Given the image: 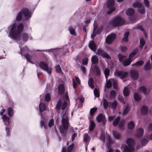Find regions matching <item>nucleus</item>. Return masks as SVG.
<instances>
[{
	"instance_id": "f257e3e1",
	"label": "nucleus",
	"mask_w": 152,
	"mask_h": 152,
	"mask_svg": "<svg viewBox=\"0 0 152 152\" xmlns=\"http://www.w3.org/2000/svg\"><path fill=\"white\" fill-rule=\"evenodd\" d=\"M23 25L22 23L18 26L15 23L12 26H10L8 29H10L9 36L11 38L16 40H20V38L21 32L23 30Z\"/></svg>"
},
{
	"instance_id": "f03ea898",
	"label": "nucleus",
	"mask_w": 152,
	"mask_h": 152,
	"mask_svg": "<svg viewBox=\"0 0 152 152\" xmlns=\"http://www.w3.org/2000/svg\"><path fill=\"white\" fill-rule=\"evenodd\" d=\"M68 120V115L66 113L62 117L61 125L60 126L61 133L64 137H65L66 136L69 124Z\"/></svg>"
},
{
	"instance_id": "7ed1b4c3",
	"label": "nucleus",
	"mask_w": 152,
	"mask_h": 152,
	"mask_svg": "<svg viewBox=\"0 0 152 152\" xmlns=\"http://www.w3.org/2000/svg\"><path fill=\"white\" fill-rule=\"evenodd\" d=\"M65 99L60 100L58 102L56 106L57 110H59L61 107L62 110H64L65 109L68 105V102L67 101L69 100V98L67 93H66Z\"/></svg>"
},
{
	"instance_id": "20e7f679",
	"label": "nucleus",
	"mask_w": 152,
	"mask_h": 152,
	"mask_svg": "<svg viewBox=\"0 0 152 152\" xmlns=\"http://www.w3.org/2000/svg\"><path fill=\"white\" fill-rule=\"evenodd\" d=\"M23 13L26 19H29L31 17V14L29 10L27 8H24L18 13L16 18L17 20L19 21L21 19Z\"/></svg>"
},
{
	"instance_id": "39448f33",
	"label": "nucleus",
	"mask_w": 152,
	"mask_h": 152,
	"mask_svg": "<svg viewBox=\"0 0 152 152\" xmlns=\"http://www.w3.org/2000/svg\"><path fill=\"white\" fill-rule=\"evenodd\" d=\"M126 143L128 146H125L124 148V151L126 152H134V147L135 145L134 140L131 138L128 139L126 140Z\"/></svg>"
},
{
	"instance_id": "423d86ee",
	"label": "nucleus",
	"mask_w": 152,
	"mask_h": 152,
	"mask_svg": "<svg viewBox=\"0 0 152 152\" xmlns=\"http://www.w3.org/2000/svg\"><path fill=\"white\" fill-rule=\"evenodd\" d=\"M124 23V20L119 17H117L111 21V24L114 26H118L123 25Z\"/></svg>"
},
{
	"instance_id": "0eeeda50",
	"label": "nucleus",
	"mask_w": 152,
	"mask_h": 152,
	"mask_svg": "<svg viewBox=\"0 0 152 152\" xmlns=\"http://www.w3.org/2000/svg\"><path fill=\"white\" fill-rule=\"evenodd\" d=\"M133 6L134 7L137 8L138 11L140 13L143 14L145 12V9L143 6L141 2L136 1L133 4Z\"/></svg>"
},
{
	"instance_id": "6e6552de",
	"label": "nucleus",
	"mask_w": 152,
	"mask_h": 152,
	"mask_svg": "<svg viewBox=\"0 0 152 152\" xmlns=\"http://www.w3.org/2000/svg\"><path fill=\"white\" fill-rule=\"evenodd\" d=\"M124 0H117L118 2H122ZM114 3V0H108L107 2V6L108 8L110 9V10L107 12V14H110L112 12L114 11L115 8L113 6V5Z\"/></svg>"
},
{
	"instance_id": "1a4fd4ad",
	"label": "nucleus",
	"mask_w": 152,
	"mask_h": 152,
	"mask_svg": "<svg viewBox=\"0 0 152 152\" xmlns=\"http://www.w3.org/2000/svg\"><path fill=\"white\" fill-rule=\"evenodd\" d=\"M137 52V50H135L131 53L129 56V58L127 60H124L123 62V65L124 66H128L131 63L132 61V58L136 54Z\"/></svg>"
},
{
	"instance_id": "9d476101",
	"label": "nucleus",
	"mask_w": 152,
	"mask_h": 152,
	"mask_svg": "<svg viewBox=\"0 0 152 152\" xmlns=\"http://www.w3.org/2000/svg\"><path fill=\"white\" fill-rule=\"evenodd\" d=\"M38 66L41 69L46 71L48 74H50L51 73L52 69L50 67H48L46 64L43 62H40Z\"/></svg>"
},
{
	"instance_id": "9b49d317",
	"label": "nucleus",
	"mask_w": 152,
	"mask_h": 152,
	"mask_svg": "<svg viewBox=\"0 0 152 152\" xmlns=\"http://www.w3.org/2000/svg\"><path fill=\"white\" fill-rule=\"evenodd\" d=\"M113 84L114 88H116L117 81L116 80L113 79H110L107 81V87L108 88H110Z\"/></svg>"
},
{
	"instance_id": "f8f14e48",
	"label": "nucleus",
	"mask_w": 152,
	"mask_h": 152,
	"mask_svg": "<svg viewBox=\"0 0 152 152\" xmlns=\"http://www.w3.org/2000/svg\"><path fill=\"white\" fill-rule=\"evenodd\" d=\"M96 54L101 56L103 58L108 59L110 58V57L109 54L101 49L98 50Z\"/></svg>"
},
{
	"instance_id": "ddd939ff",
	"label": "nucleus",
	"mask_w": 152,
	"mask_h": 152,
	"mask_svg": "<svg viewBox=\"0 0 152 152\" xmlns=\"http://www.w3.org/2000/svg\"><path fill=\"white\" fill-rule=\"evenodd\" d=\"M116 76L119 77L121 79L127 77L128 76V73L126 72H122L120 71H116L115 72Z\"/></svg>"
},
{
	"instance_id": "4468645a",
	"label": "nucleus",
	"mask_w": 152,
	"mask_h": 152,
	"mask_svg": "<svg viewBox=\"0 0 152 152\" xmlns=\"http://www.w3.org/2000/svg\"><path fill=\"white\" fill-rule=\"evenodd\" d=\"M116 35L115 34L112 33L109 35L106 38V42L108 44H111L115 39Z\"/></svg>"
},
{
	"instance_id": "2eb2a0df",
	"label": "nucleus",
	"mask_w": 152,
	"mask_h": 152,
	"mask_svg": "<svg viewBox=\"0 0 152 152\" xmlns=\"http://www.w3.org/2000/svg\"><path fill=\"white\" fill-rule=\"evenodd\" d=\"M96 120L98 122L102 121V123L104 125L106 123L105 117L104 115L102 114H100L98 115Z\"/></svg>"
},
{
	"instance_id": "dca6fc26",
	"label": "nucleus",
	"mask_w": 152,
	"mask_h": 152,
	"mask_svg": "<svg viewBox=\"0 0 152 152\" xmlns=\"http://www.w3.org/2000/svg\"><path fill=\"white\" fill-rule=\"evenodd\" d=\"M152 69V61L151 64L150 63V61L148 60L144 66V69L145 71H147Z\"/></svg>"
},
{
	"instance_id": "f3484780",
	"label": "nucleus",
	"mask_w": 152,
	"mask_h": 152,
	"mask_svg": "<svg viewBox=\"0 0 152 152\" xmlns=\"http://www.w3.org/2000/svg\"><path fill=\"white\" fill-rule=\"evenodd\" d=\"M107 139L108 140V142L107 145L108 148V151L107 152H113V149L110 148V144L113 142V141L111 139L109 135H107Z\"/></svg>"
},
{
	"instance_id": "a211bd4d",
	"label": "nucleus",
	"mask_w": 152,
	"mask_h": 152,
	"mask_svg": "<svg viewBox=\"0 0 152 152\" xmlns=\"http://www.w3.org/2000/svg\"><path fill=\"white\" fill-rule=\"evenodd\" d=\"M131 76L132 79L136 80L138 77V73L135 70H132L131 71Z\"/></svg>"
},
{
	"instance_id": "6ab92c4d",
	"label": "nucleus",
	"mask_w": 152,
	"mask_h": 152,
	"mask_svg": "<svg viewBox=\"0 0 152 152\" xmlns=\"http://www.w3.org/2000/svg\"><path fill=\"white\" fill-rule=\"evenodd\" d=\"M143 132V130L142 128H139L137 130L136 135L138 137H140L142 136Z\"/></svg>"
},
{
	"instance_id": "aec40b11",
	"label": "nucleus",
	"mask_w": 152,
	"mask_h": 152,
	"mask_svg": "<svg viewBox=\"0 0 152 152\" xmlns=\"http://www.w3.org/2000/svg\"><path fill=\"white\" fill-rule=\"evenodd\" d=\"M2 118L6 125H8L9 124V118L7 117L5 115H4L2 116Z\"/></svg>"
},
{
	"instance_id": "412c9836",
	"label": "nucleus",
	"mask_w": 152,
	"mask_h": 152,
	"mask_svg": "<svg viewBox=\"0 0 152 152\" xmlns=\"http://www.w3.org/2000/svg\"><path fill=\"white\" fill-rule=\"evenodd\" d=\"M138 91H139L141 92L144 94H148L149 93V91L146 90L145 87L144 86H142L139 88Z\"/></svg>"
},
{
	"instance_id": "4be33fe9",
	"label": "nucleus",
	"mask_w": 152,
	"mask_h": 152,
	"mask_svg": "<svg viewBox=\"0 0 152 152\" xmlns=\"http://www.w3.org/2000/svg\"><path fill=\"white\" fill-rule=\"evenodd\" d=\"M89 47L93 51H95L96 49V47L95 43L94 42H91L89 44Z\"/></svg>"
},
{
	"instance_id": "5701e85b",
	"label": "nucleus",
	"mask_w": 152,
	"mask_h": 152,
	"mask_svg": "<svg viewBox=\"0 0 152 152\" xmlns=\"http://www.w3.org/2000/svg\"><path fill=\"white\" fill-rule=\"evenodd\" d=\"M39 107L41 113L44 111L46 109V107L44 103H42L41 102H40V103L39 105Z\"/></svg>"
},
{
	"instance_id": "b1692460",
	"label": "nucleus",
	"mask_w": 152,
	"mask_h": 152,
	"mask_svg": "<svg viewBox=\"0 0 152 152\" xmlns=\"http://www.w3.org/2000/svg\"><path fill=\"white\" fill-rule=\"evenodd\" d=\"M148 112V108L146 106H144L142 107L141 109V113L143 115L146 114Z\"/></svg>"
},
{
	"instance_id": "393cba45",
	"label": "nucleus",
	"mask_w": 152,
	"mask_h": 152,
	"mask_svg": "<svg viewBox=\"0 0 152 152\" xmlns=\"http://www.w3.org/2000/svg\"><path fill=\"white\" fill-rule=\"evenodd\" d=\"M58 90L59 93L61 94H62L65 91L64 86L63 84H61L58 87Z\"/></svg>"
},
{
	"instance_id": "a878e982",
	"label": "nucleus",
	"mask_w": 152,
	"mask_h": 152,
	"mask_svg": "<svg viewBox=\"0 0 152 152\" xmlns=\"http://www.w3.org/2000/svg\"><path fill=\"white\" fill-rule=\"evenodd\" d=\"M88 83L89 86L92 88H94V80L92 78L89 79Z\"/></svg>"
},
{
	"instance_id": "bb28decb",
	"label": "nucleus",
	"mask_w": 152,
	"mask_h": 152,
	"mask_svg": "<svg viewBox=\"0 0 152 152\" xmlns=\"http://www.w3.org/2000/svg\"><path fill=\"white\" fill-rule=\"evenodd\" d=\"M134 11L132 8H129L126 12V14L128 15H131L134 14Z\"/></svg>"
},
{
	"instance_id": "cd10ccee",
	"label": "nucleus",
	"mask_w": 152,
	"mask_h": 152,
	"mask_svg": "<svg viewBox=\"0 0 152 152\" xmlns=\"http://www.w3.org/2000/svg\"><path fill=\"white\" fill-rule=\"evenodd\" d=\"M113 134L114 137L116 139H118L121 137L120 134L116 131L113 132Z\"/></svg>"
},
{
	"instance_id": "c85d7f7f",
	"label": "nucleus",
	"mask_w": 152,
	"mask_h": 152,
	"mask_svg": "<svg viewBox=\"0 0 152 152\" xmlns=\"http://www.w3.org/2000/svg\"><path fill=\"white\" fill-rule=\"evenodd\" d=\"M116 95V93L115 91L114 90H112L110 91V99H113L114 98Z\"/></svg>"
},
{
	"instance_id": "c756f323",
	"label": "nucleus",
	"mask_w": 152,
	"mask_h": 152,
	"mask_svg": "<svg viewBox=\"0 0 152 152\" xmlns=\"http://www.w3.org/2000/svg\"><path fill=\"white\" fill-rule=\"evenodd\" d=\"M120 119V117H118L115 119L113 122V125L114 126H117L119 122Z\"/></svg>"
},
{
	"instance_id": "7c9ffc66",
	"label": "nucleus",
	"mask_w": 152,
	"mask_h": 152,
	"mask_svg": "<svg viewBox=\"0 0 152 152\" xmlns=\"http://www.w3.org/2000/svg\"><path fill=\"white\" fill-rule=\"evenodd\" d=\"M134 99L136 101H138L141 99V96L137 93H135L134 94Z\"/></svg>"
},
{
	"instance_id": "2f4dec72",
	"label": "nucleus",
	"mask_w": 152,
	"mask_h": 152,
	"mask_svg": "<svg viewBox=\"0 0 152 152\" xmlns=\"http://www.w3.org/2000/svg\"><path fill=\"white\" fill-rule=\"evenodd\" d=\"M95 126V123L92 121H90V124L89 126V131H91L94 128Z\"/></svg>"
},
{
	"instance_id": "473e14b6",
	"label": "nucleus",
	"mask_w": 152,
	"mask_h": 152,
	"mask_svg": "<svg viewBox=\"0 0 152 152\" xmlns=\"http://www.w3.org/2000/svg\"><path fill=\"white\" fill-rule=\"evenodd\" d=\"M124 94L125 96H127L129 94V90L128 87H125L124 90Z\"/></svg>"
},
{
	"instance_id": "72a5a7b5",
	"label": "nucleus",
	"mask_w": 152,
	"mask_h": 152,
	"mask_svg": "<svg viewBox=\"0 0 152 152\" xmlns=\"http://www.w3.org/2000/svg\"><path fill=\"white\" fill-rule=\"evenodd\" d=\"M134 124L133 121L129 122L128 124V128L129 129H132L134 128Z\"/></svg>"
},
{
	"instance_id": "f704fd0d",
	"label": "nucleus",
	"mask_w": 152,
	"mask_h": 152,
	"mask_svg": "<svg viewBox=\"0 0 152 152\" xmlns=\"http://www.w3.org/2000/svg\"><path fill=\"white\" fill-rule=\"evenodd\" d=\"M41 116L42 118V120H41L40 122V126L41 127H42L43 126H44L45 129H46L48 128V126L45 125L44 119L43 118L42 114H41Z\"/></svg>"
},
{
	"instance_id": "c9c22d12",
	"label": "nucleus",
	"mask_w": 152,
	"mask_h": 152,
	"mask_svg": "<svg viewBox=\"0 0 152 152\" xmlns=\"http://www.w3.org/2000/svg\"><path fill=\"white\" fill-rule=\"evenodd\" d=\"M110 69L109 68L105 69L104 70V74L106 77L107 80V77L109 75Z\"/></svg>"
},
{
	"instance_id": "e433bc0d",
	"label": "nucleus",
	"mask_w": 152,
	"mask_h": 152,
	"mask_svg": "<svg viewBox=\"0 0 152 152\" xmlns=\"http://www.w3.org/2000/svg\"><path fill=\"white\" fill-rule=\"evenodd\" d=\"M91 60L92 63L96 64L98 63V58L96 56H93L91 58Z\"/></svg>"
},
{
	"instance_id": "4c0bfd02",
	"label": "nucleus",
	"mask_w": 152,
	"mask_h": 152,
	"mask_svg": "<svg viewBox=\"0 0 152 152\" xmlns=\"http://www.w3.org/2000/svg\"><path fill=\"white\" fill-rule=\"evenodd\" d=\"M129 35V33L128 32H126L124 34V37L122 39L123 42H127L128 41V37Z\"/></svg>"
},
{
	"instance_id": "58836bf2",
	"label": "nucleus",
	"mask_w": 152,
	"mask_h": 152,
	"mask_svg": "<svg viewBox=\"0 0 152 152\" xmlns=\"http://www.w3.org/2000/svg\"><path fill=\"white\" fill-rule=\"evenodd\" d=\"M8 113L10 116L12 117L13 115V112L12 108L9 107L8 108Z\"/></svg>"
},
{
	"instance_id": "ea45409f",
	"label": "nucleus",
	"mask_w": 152,
	"mask_h": 152,
	"mask_svg": "<svg viewBox=\"0 0 152 152\" xmlns=\"http://www.w3.org/2000/svg\"><path fill=\"white\" fill-rule=\"evenodd\" d=\"M25 56L27 59V61L29 62L32 63L31 61L32 57L31 56L28 54H26L25 55Z\"/></svg>"
},
{
	"instance_id": "a19ab883",
	"label": "nucleus",
	"mask_w": 152,
	"mask_h": 152,
	"mask_svg": "<svg viewBox=\"0 0 152 152\" xmlns=\"http://www.w3.org/2000/svg\"><path fill=\"white\" fill-rule=\"evenodd\" d=\"M104 107L105 109H107L108 106V102L106 99H104L103 100Z\"/></svg>"
},
{
	"instance_id": "79ce46f5",
	"label": "nucleus",
	"mask_w": 152,
	"mask_h": 152,
	"mask_svg": "<svg viewBox=\"0 0 152 152\" xmlns=\"http://www.w3.org/2000/svg\"><path fill=\"white\" fill-rule=\"evenodd\" d=\"M55 68L57 73L62 74V72L59 65H57Z\"/></svg>"
},
{
	"instance_id": "37998d69",
	"label": "nucleus",
	"mask_w": 152,
	"mask_h": 152,
	"mask_svg": "<svg viewBox=\"0 0 152 152\" xmlns=\"http://www.w3.org/2000/svg\"><path fill=\"white\" fill-rule=\"evenodd\" d=\"M130 110V107L129 105H127L125 108L124 110L123 113L124 114H127Z\"/></svg>"
},
{
	"instance_id": "c03bdc74",
	"label": "nucleus",
	"mask_w": 152,
	"mask_h": 152,
	"mask_svg": "<svg viewBox=\"0 0 152 152\" xmlns=\"http://www.w3.org/2000/svg\"><path fill=\"white\" fill-rule=\"evenodd\" d=\"M119 60L121 62H123L126 58V57L125 56L119 54L118 55Z\"/></svg>"
},
{
	"instance_id": "a18cd8bd",
	"label": "nucleus",
	"mask_w": 152,
	"mask_h": 152,
	"mask_svg": "<svg viewBox=\"0 0 152 152\" xmlns=\"http://www.w3.org/2000/svg\"><path fill=\"white\" fill-rule=\"evenodd\" d=\"M68 30L72 35H75V30L73 28L71 27H69L68 28Z\"/></svg>"
},
{
	"instance_id": "49530a36",
	"label": "nucleus",
	"mask_w": 152,
	"mask_h": 152,
	"mask_svg": "<svg viewBox=\"0 0 152 152\" xmlns=\"http://www.w3.org/2000/svg\"><path fill=\"white\" fill-rule=\"evenodd\" d=\"M144 63L143 61H139L137 62L135 64H134L133 65H136L137 66H140L141 65H142Z\"/></svg>"
},
{
	"instance_id": "de8ad7c7",
	"label": "nucleus",
	"mask_w": 152,
	"mask_h": 152,
	"mask_svg": "<svg viewBox=\"0 0 152 152\" xmlns=\"http://www.w3.org/2000/svg\"><path fill=\"white\" fill-rule=\"evenodd\" d=\"M28 38V34L26 33L23 34V41H26Z\"/></svg>"
},
{
	"instance_id": "09e8293b",
	"label": "nucleus",
	"mask_w": 152,
	"mask_h": 152,
	"mask_svg": "<svg viewBox=\"0 0 152 152\" xmlns=\"http://www.w3.org/2000/svg\"><path fill=\"white\" fill-rule=\"evenodd\" d=\"M54 124V120L53 119H51L48 122V126L49 127L52 126Z\"/></svg>"
},
{
	"instance_id": "8fccbe9b",
	"label": "nucleus",
	"mask_w": 152,
	"mask_h": 152,
	"mask_svg": "<svg viewBox=\"0 0 152 152\" xmlns=\"http://www.w3.org/2000/svg\"><path fill=\"white\" fill-rule=\"evenodd\" d=\"M117 105V102L115 101H114L111 104V107L112 109H115L116 108Z\"/></svg>"
},
{
	"instance_id": "3c124183",
	"label": "nucleus",
	"mask_w": 152,
	"mask_h": 152,
	"mask_svg": "<svg viewBox=\"0 0 152 152\" xmlns=\"http://www.w3.org/2000/svg\"><path fill=\"white\" fill-rule=\"evenodd\" d=\"M96 29V26H95V25H94V28L93 30V33L91 35V37L93 39L94 37L95 36L96 34H95V31Z\"/></svg>"
},
{
	"instance_id": "603ef678",
	"label": "nucleus",
	"mask_w": 152,
	"mask_h": 152,
	"mask_svg": "<svg viewBox=\"0 0 152 152\" xmlns=\"http://www.w3.org/2000/svg\"><path fill=\"white\" fill-rule=\"evenodd\" d=\"M74 144H72L70 145L68 147L67 152H71L74 146Z\"/></svg>"
},
{
	"instance_id": "864d4df0",
	"label": "nucleus",
	"mask_w": 152,
	"mask_h": 152,
	"mask_svg": "<svg viewBox=\"0 0 152 152\" xmlns=\"http://www.w3.org/2000/svg\"><path fill=\"white\" fill-rule=\"evenodd\" d=\"M105 135L104 133H102L101 135L99 137V139L101 140H102L104 142H105Z\"/></svg>"
},
{
	"instance_id": "5fc2aeb1",
	"label": "nucleus",
	"mask_w": 152,
	"mask_h": 152,
	"mask_svg": "<svg viewBox=\"0 0 152 152\" xmlns=\"http://www.w3.org/2000/svg\"><path fill=\"white\" fill-rule=\"evenodd\" d=\"M94 93L95 96L97 97H98L99 96V93L98 90L96 88H95L94 89Z\"/></svg>"
},
{
	"instance_id": "6e6d98bb",
	"label": "nucleus",
	"mask_w": 152,
	"mask_h": 152,
	"mask_svg": "<svg viewBox=\"0 0 152 152\" xmlns=\"http://www.w3.org/2000/svg\"><path fill=\"white\" fill-rule=\"evenodd\" d=\"M118 100L121 102H122L124 104L125 103V101L124 100L123 96L120 95H119L118 96Z\"/></svg>"
},
{
	"instance_id": "4d7b16f0",
	"label": "nucleus",
	"mask_w": 152,
	"mask_h": 152,
	"mask_svg": "<svg viewBox=\"0 0 152 152\" xmlns=\"http://www.w3.org/2000/svg\"><path fill=\"white\" fill-rule=\"evenodd\" d=\"M145 44V41L142 38L140 39V47L141 48Z\"/></svg>"
},
{
	"instance_id": "13d9d810",
	"label": "nucleus",
	"mask_w": 152,
	"mask_h": 152,
	"mask_svg": "<svg viewBox=\"0 0 152 152\" xmlns=\"http://www.w3.org/2000/svg\"><path fill=\"white\" fill-rule=\"evenodd\" d=\"M95 71L96 75L99 76L100 75V72L98 68L96 67L95 68Z\"/></svg>"
},
{
	"instance_id": "bf43d9fd",
	"label": "nucleus",
	"mask_w": 152,
	"mask_h": 152,
	"mask_svg": "<svg viewBox=\"0 0 152 152\" xmlns=\"http://www.w3.org/2000/svg\"><path fill=\"white\" fill-rule=\"evenodd\" d=\"M125 123V121L124 120H121L119 124V126L120 127H122Z\"/></svg>"
},
{
	"instance_id": "052dcab7",
	"label": "nucleus",
	"mask_w": 152,
	"mask_h": 152,
	"mask_svg": "<svg viewBox=\"0 0 152 152\" xmlns=\"http://www.w3.org/2000/svg\"><path fill=\"white\" fill-rule=\"evenodd\" d=\"M96 108H91L90 111V114L91 115H92L97 110Z\"/></svg>"
},
{
	"instance_id": "680f3d73",
	"label": "nucleus",
	"mask_w": 152,
	"mask_h": 152,
	"mask_svg": "<svg viewBox=\"0 0 152 152\" xmlns=\"http://www.w3.org/2000/svg\"><path fill=\"white\" fill-rule=\"evenodd\" d=\"M50 99V94H46L45 96V99L47 101H49Z\"/></svg>"
},
{
	"instance_id": "e2e57ef3",
	"label": "nucleus",
	"mask_w": 152,
	"mask_h": 152,
	"mask_svg": "<svg viewBox=\"0 0 152 152\" xmlns=\"http://www.w3.org/2000/svg\"><path fill=\"white\" fill-rule=\"evenodd\" d=\"M148 142L147 140L145 139H143L141 140V144L143 146L145 145Z\"/></svg>"
},
{
	"instance_id": "0e129e2a",
	"label": "nucleus",
	"mask_w": 152,
	"mask_h": 152,
	"mask_svg": "<svg viewBox=\"0 0 152 152\" xmlns=\"http://www.w3.org/2000/svg\"><path fill=\"white\" fill-rule=\"evenodd\" d=\"M89 138V137L87 134H84V140L85 142H87Z\"/></svg>"
},
{
	"instance_id": "69168bd1",
	"label": "nucleus",
	"mask_w": 152,
	"mask_h": 152,
	"mask_svg": "<svg viewBox=\"0 0 152 152\" xmlns=\"http://www.w3.org/2000/svg\"><path fill=\"white\" fill-rule=\"evenodd\" d=\"M144 3L146 7H149V2L148 0H144Z\"/></svg>"
},
{
	"instance_id": "338daca9",
	"label": "nucleus",
	"mask_w": 152,
	"mask_h": 152,
	"mask_svg": "<svg viewBox=\"0 0 152 152\" xmlns=\"http://www.w3.org/2000/svg\"><path fill=\"white\" fill-rule=\"evenodd\" d=\"M88 61V59L87 58H85L83 59V65L86 64Z\"/></svg>"
},
{
	"instance_id": "774afa93",
	"label": "nucleus",
	"mask_w": 152,
	"mask_h": 152,
	"mask_svg": "<svg viewBox=\"0 0 152 152\" xmlns=\"http://www.w3.org/2000/svg\"><path fill=\"white\" fill-rule=\"evenodd\" d=\"M102 27H100L99 28L97 29V31H96V33H97V34H99L100 33V32H101V31L102 30Z\"/></svg>"
}]
</instances>
